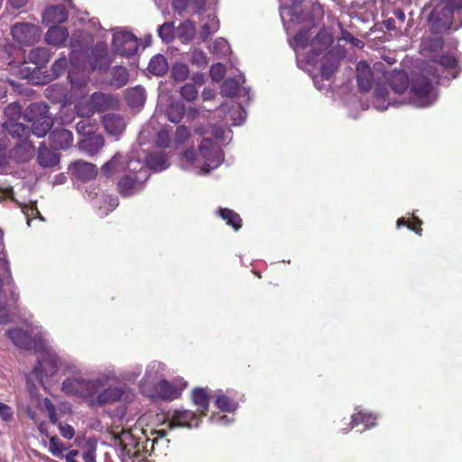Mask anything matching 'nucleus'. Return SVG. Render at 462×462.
<instances>
[{
	"instance_id": "c756f323",
	"label": "nucleus",
	"mask_w": 462,
	"mask_h": 462,
	"mask_svg": "<svg viewBox=\"0 0 462 462\" xmlns=\"http://www.w3.org/2000/svg\"><path fill=\"white\" fill-rule=\"evenodd\" d=\"M219 20L216 14H208L207 22L201 26L199 39L205 42L211 35L219 30Z\"/></svg>"
},
{
	"instance_id": "4d7b16f0",
	"label": "nucleus",
	"mask_w": 462,
	"mask_h": 462,
	"mask_svg": "<svg viewBox=\"0 0 462 462\" xmlns=\"http://www.w3.org/2000/svg\"><path fill=\"white\" fill-rule=\"evenodd\" d=\"M158 34L163 42H170L173 39V26L171 23H164L158 28Z\"/></svg>"
},
{
	"instance_id": "9d476101",
	"label": "nucleus",
	"mask_w": 462,
	"mask_h": 462,
	"mask_svg": "<svg viewBox=\"0 0 462 462\" xmlns=\"http://www.w3.org/2000/svg\"><path fill=\"white\" fill-rule=\"evenodd\" d=\"M188 385V382L180 376H177L171 381L162 379L155 385V392L160 399L163 401H173L181 396L182 392Z\"/></svg>"
},
{
	"instance_id": "4be33fe9",
	"label": "nucleus",
	"mask_w": 462,
	"mask_h": 462,
	"mask_svg": "<svg viewBox=\"0 0 462 462\" xmlns=\"http://www.w3.org/2000/svg\"><path fill=\"white\" fill-rule=\"evenodd\" d=\"M91 66L93 69L106 70L111 60L108 58L107 50L104 45L97 44L91 51Z\"/></svg>"
},
{
	"instance_id": "09e8293b",
	"label": "nucleus",
	"mask_w": 462,
	"mask_h": 462,
	"mask_svg": "<svg viewBox=\"0 0 462 462\" xmlns=\"http://www.w3.org/2000/svg\"><path fill=\"white\" fill-rule=\"evenodd\" d=\"M65 447L63 443L60 440L57 436H52L50 438V445L49 451L55 457L59 458L63 457V452L65 450Z\"/></svg>"
},
{
	"instance_id": "e2e57ef3",
	"label": "nucleus",
	"mask_w": 462,
	"mask_h": 462,
	"mask_svg": "<svg viewBox=\"0 0 462 462\" xmlns=\"http://www.w3.org/2000/svg\"><path fill=\"white\" fill-rule=\"evenodd\" d=\"M0 417L5 422H10L14 419L13 409L2 402H0Z\"/></svg>"
},
{
	"instance_id": "4468645a",
	"label": "nucleus",
	"mask_w": 462,
	"mask_h": 462,
	"mask_svg": "<svg viewBox=\"0 0 462 462\" xmlns=\"http://www.w3.org/2000/svg\"><path fill=\"white\" fill-rule=\"evenodd\" d=\"M42 358L38 360L37 365L33 368V374L35 375H41L44 374L46 376H51L57 373L60 365V358L57 355L51 353L45 349V346L42 350Z\"/></svg>"
},
{
	"instance_id": "8fccbe9b",
	"label": "nucleus",
	"mask_w": 462,
	"mask_h": 462,
	"mask_svg": "<svg viewBox=\"0 0 462 462\" xmlns=\"http://www.w3.org/2000/svg\"><path fill=\"white\" fill-rule=\"evenodd\" d=\"M68 79H69L71 89L74 91H79V94L83 95L88 80L84 77H74L71 71L69 72Z\"/></svg>"
},
{
	"instance_id": "5fc2aeb1",
	"label": "nucleus",
	"mask_w": 462,
	"mask_h": 462,
	"mask_svg": "<svg viewBox=\"0 0 462 462\" xmlns=\"http://www.w3.org/2000/svg\"><path fill=\"white\" fill-rule=\"evenodd\" d=\"M209 75L213 81H221L226 75V68L222 63H216L210 67Z\"/></svg>"
},
{
	"instance_id": "ea45409f",
	"label": "nucleus",
	"mask_w": 462,
	"mask_h": 462,
	"mask_svg": "<svg viewBox=\"0 0 462 462\" xmlns=\"http://www.w3.org/2000/svg\"><path fill=\"white\" fill-rule=\"evenodd\" d=\"M240 91V82L234 78L226 79L221 85L220 93L223 97H234Z\"/></svg>"
},
{
	"instance_id": "1a4fd4ad",
	"label": "nucleus",
	"mask_w": 462,
	"mask_h": 462,
	"mask_svg": "<svg viewBox=\"0 0 462 462\" xmlns=\"http://www.w3.org/2000/svg\"><path fill=\"white\" fill-rule=\"evenodd\" d=\"M3 127L14 139L17 140V149L23 148L25 152L30 155L34 152V145L32 141L29 140L30 128L28 126L17 121L6 120L3 124Z\"/></svg>"
},
{
	"instance_id": "f03ea898",
	"label": "nucleus",
	"mask_w": 462,
	"mask_h": 462,
	"mask_svg": "<svg viewBox=\"0 0 462 462\" xmlns=\"http://www.w3.org/2000/svg\"><path fill=\"white\" fill-rule=\"evenodd\" d=\"M102 388L99 380H88L79 376H71L62 383V391L68 395L79 396L84 399L94 397Z\"/></svg>"
},
{
	"instance_id": "bf43d9fd",
	"label": "nucleus",
	"mask_w": 462,
	"mask_h": 462,
	"mask_svg": "<svg viewBox=\"0 0 462 462\" xmlns=\"http://www.w3.org/2000/svg\"><path fill=\"white\" fill-rule=\"evenodd\" d=\"M310 30L301 29L294 36V42L299 48H306L310 41Z\"/></svg>"
},
{
	"instance_id": "13d9d810",
	"label": "nucleus",
	"mask_w": 462,
	"mask_h": 462,
	"mask_svg": "<svg viewBox=\"0 0 462 462\" xmlns=\"http://www.w3.org/2000/svg\"><path fill=\"white\" fill-rule=\"evenodd\" d=\"M23 213L27 218V224L30 226L31 220L36 218L38 216L41 215L39 209L37 208L36 205L33 203H31L29 205H20Z\"/></svg>"
},
{
	"instance_id": "680f3d73",
	"label": "nucleus",
	"mask_w": 462,
	"mask_h": 462,
	"mask_svg": "<svg viewBox=\"0 0 462 462\" xmlns=\"http://www.w3.org/2000/svg\"><path fill=\"white\" fill-rule=\"evenodd\" d=\"M190 136L189 128L185 125H179L175 132V143L178 144L184 143Z\"/></svg>"
},
{
	"instance_id": "a18cd8bd",
	"label": "nucleus",
	"mask_w": 462,
	"mask_h": 462,
	"mask_svg": "<svg viewBox=\"0 0 462 462\" xmlns=\"http://www.w3.org/2000/svg\"><path fill=\"white\" fill-rule=\"evenodd\" d=\"M338 68V61L325 60L320 66V75L323 79H330Z\"/></svg>"
},
{
	"instance_id": "cd10ccee",
	"label": "nucleus",
	"mask_w": 462,
	"mask_h": 462,
	"mask_svg": "<svg viewBox=\"0 0 462 462\" xmlns=\"http://www.w3.org/2000/svg\"><path fill=\"white\" fill-rule=\"evenodd\" d=\"M0 270L3 271V276L4 280H5V284L12 285V288L10 289V300L14 303H17L20 299V295L14 284L9 262L5 257H0Z\"/></svg>"
},
{
	"instance_id": "37998d69",
	"label": "nucleus",
	"mask_w": 462,
	"mask_h": 462,
	"mask_svg": "<svg viewBox=\"0 0 462 462\" xmlns=\"http://www.w3.org/2000/svg\"><path fill=\"white\" fill-rule=\"evenodd\" d=\"M210 51L217 56H226L230 52V46L224 38H217L214 41Z\"/></svg>"
},
{
	"instance_id": "c85d7f7f",
	"label": "nucleus",
	"mask_w": 462,
	"mask_h": 462,
	"mask_svg": "<svg viewBox=\"0 0 462 462\" xmlns=\"http://www.w3.org/2000/svg\"><path fill=\"white\" fill-rule=\"evenodd\" d=\"M145 99V89L141 86H136L126 90L125 100L131 107L143 106Z\"/></svg>"
},
{
	"instance_id": "338daca9",
	"label": "nucleus",
	"mask_w": 462,
	"mask_h": 462,
	"mask_svg": "<svg viewBox=\"0 0 462 462\" xmlns=\"http://www.w3.org/2000/svg\"><path fill=\"white\" fill-rule=\"evenodd\" d=\"M76 129L83 135H89L93 132V125L88 120H80L77 123Z\"/></svg>"
},
{
	"instance_id": "e433bc0d",
	"label": "nucleus",
	"mask_w": 462,
	"mask_h": 462,
	"mask_svg": "<svg viewBox=\"0 0 462 462\" xmlns=\"http://www.w3.org/2000/svg\"><path fill=\"white\" fill-rule=\"evenodd\" d=\"M42 120L32 123V126L30 128V133L39 138L44 137L49 132H51L53 125V119L51 116L42 117Z\"/></svg>"
},
{
	"instance_id": "a19ab883",
	"label": "nucleus",
	"mask_w": 462,
	"mask_h": 462,
	"mask_svg": "<svg viewBox=\"0 0 462 462\" xmlns=\"http://www.w3.org/2000/svg\"><path fill=\"white\" fill-rule=\"evenodd\" d=\"M329 39L324 32H319L311 42L312 52L315 56L320 55L327 50Z\"/></svg>"
},
{
	"instance_id": "72a5a7b5",
	"label": "nucleus",
	"mask_w": 462,
	"mask_h": 462,
	"mask_svg": "<svg viewBox=\"0 0 462 462\" xmlns=\"http://www.w3.org/2000/svg\"><path fill=\"white\" fill-rule=\"evenodd\" d=\"M376 423V417L372 413L364 411H358L351 417V428L358 427L359 425L364 426V430L369 429L374 426Z\"/></svg>"
},
{
	"instance_id": "c9c22d12",
	"label": "nucleus",
	"mask_w": 462,
	"mask_h": 462,
	"mask_svg": "<svg viewBox=\"0 0 462 462\" xmlns=\"http://www.w3.org/2000/svg\"><path fill=\"white\" fill-rule=\"evenodd\" d=\"M38 161L42 167H51L59 162V156L48 150L43 143H41L38 149Z\"/></svg>"
},
{
	"instance_id": "69168bd1",
	"label": "nucleus",
	"mask_w": 462,
	"mask_h": 462,
	"mask_svg": "<svg viewBox=\"0 0 462 462\" xmlns=\"http://www.w3.org/2000/svg\"><path fill=\"white\" fill-rule=\"evenodd\" d=\"M342 37L347 42L351 43L354 47H356L358 49H362L365 46V43H364L363 41H361L358 38L355 37L351 32H349L347 31H343L342 32Z\"/></svg>"
},
{
	"instance_id": "7c9ffc66",
	"label": "nucleus",
	"mask_w": 462,
	"mask_h": 462,
	"mask_svg": "<svg viewBox=\"0 0 462 462\" xmlns=\"http://www.w3.org/2000/svg\"><path fill=\"white\" fill-rule=\"evenodd\" d=\"M104 144L105 140L100 134L88 136L80 143L82 150L90 155L97 154L102 149Z\"/></svg>"
},
{
	"instance_id": "c03bdc74",
	"label": "nucleus",
	"mask_w": 462,
	"mask_h": 462,
	"mask_svg": "<svg viewBox=\"0 0 462 462\" xmlns=\"http://www.w3.org/2000/svg\"><path fill=\"white\" fill-rule=\"evenodd\" d=\"M189 75V69L184 63H175L171 69V76L175 81H184Z\"/></svg>"
},
{
	"instance_id": "6e6d98bb",
	"label": "nucleus",
	"mask_w": 462,
	"mask_h": 462,
	"mask_svg": "<svg viewBox=\"0 0 462 462\" xmlns=\"http://www.w3.org/2000/svg\"><path fill=\"white\" fill-rule=\"evenodd\" d=\"M22 114V107L18 103H12L5 108V115L7 120L17 121Z\"/></svg>"
},
{
	"instance_id": "49530a36",
	"label": "nucleus",
	"mask_w": 462,
	"mask_h": 462,
	"mask_svg": "<svg viewBox=\"0 0 462 462\" xmlns=\"http://www.w3.org/2000/svg\"><path fill=\"white\" fill-rule=\"evenodd\" d=\"M190 62L198 68H205L208 63V58L202 50L193 49L190 51Z\"/></svg>"
},
{
	"instance_id": "473e14b6",
	"label": "nucleus",
	"mask_w": 462,
	"mask_h": 462,
	"mask_svg": "<svg viewBox=\"0 0 462 462\" xmlns=\"http://www.w3.org/2000/svg\"><path fill=\"white\" fill-rule=\"evenodd\" d=\"M51 52L45 47H37L30 51L28 60L37 67H42L49 62Z\"/></svg>"
},
{
	"instance_id": "6ab92c4d",
	"label": "nucleus",
	"mask_w": 462,
	"mask_h": 462,
	"mask_svg": "<svg viewBox=\"0 0 462 462\" xmlns=\"http://www.w3.org/2000/svg\"><path fill=\"white\" fill-rule=\"evenodd\" d=\"M102 124L106 133L114 136L120 135L125 128V122L124 117L118 114L114 113H109L104 116Z\"/></svg>"
},
{
	"instance_id": "b1692460",
	"label": "nucleus",
	"mask_w": 462,
	"mask_h": 462,
	"mask_svg": "<svg viewBox=\"0 0 462 462\" xmlns=\"http://www.w3.org/2000/svg\"><path fill=\"white\" fill-rule=\"evenodd\" d=\"M389 88L387 82L376 84L373 99L374 106L376 109L383 111L390 106Z\"/></svg>"
},
{
	"instance_id": "ddd939ff",
	"label": "nucleus",
	"mask_w": 462,
	"mask_h": 462,
	"mask_svg": "<svg viewBox=\"0 0 462 462\" xmlns=\"http://www.w3.org/2000/svg\"><path fill=\"white\" fill-rule=\"evenodd\" d=\"M11 34L14 41L21 44L32 45L39 41L41 31L38 26L22 23H15L11 28Z\"/></svg>"
},
{
	"instance_id": "58836bf2",
	"label": "nucleus",
	"mask_w": 462,
	"mask_h": 462,
	"mask_svg": "<svg viewBox=\"0 0 462 462\" xmlns=\"http://www.w3.org/2000/svg\"><path fill=\"white\" fill-rule=\"evenodd\" d=\"M129 80L128 70L122 66H116L111 71L110 84L117 88L125 86Z\"/></svg>"
},
{
	"instance_id": "f8f14e48",
	"label": "nucleus",
	"mask_w": 462,
	"mask_h": 462,
	"mask_svg": "<svg viewBox=\"0 0 462 462\" xmlns=\"http://www.w3.org/2000/svg\"><path fill=\"white\" fill-rule=\"evenodd\" d=\"M113 48L121 56H133L138 50V39L129 32H116L113 35Z\"/></svg>"
},
{
	"instance_id": "f3484780",
	"label": "nucleus",
	"mask_w": 462,
	"mask_h": 462,
	"mask_svg": "<svg viewBox=\"0 0 462 462\" xmlns=\"http://www.w3.org/2000/svg\"><path fill=\"white\" fill-rule=\"evenodd\" d=\"M356 81L361 92L367 93L371 89L374 75L366 61L361 60L356 64Z\"/></svg>"
},
{
	"instance_id": "2f4dec72",
	"label": "nucleus",
	"mask_w": 462,
	"mask_h": 462,
	"mask_svg": "<svg viewBox=\"0 0 462 462\" xmlns=\"http://www.w3.org/2000/svg\"><path fill=\"white\" fill-rule=\"evenodd\" d=\"M217 214L226 221V225L232 226L235 231H238L242 227L243 220L236 211L227 208H219Z\"/></svg>"
},
{
	"instance_id": "3c124183",
	"label": "nucleus",
	"mask_w": 462,
	"mask_h": 462,
	"mask_svg": "<svg viewBox=\"0 0 462 462\" xmlns=\"http://www.w3.org/2000/svg\"><path fill=\"white\" fill-rule=\"evenodd\" d=\"M86 451L83 453V460L84 462H97L96 460V451H97V441L95 439H89L86 442Z\"/></svg>"
},
{
	"instance_id": "a878e982",
	"label": "nucleus",
	"mask_w": 462,
	"mask_h": 462,
	"mask_svg": "<svg viewBox=\"0 0 462 462\" xmlns=\"http://www.w3.org/2000/svg\"><path fill=\"white\" fill-rule=\"evenodd\" d=\"M97 397L90 398V404L92 406H102L108 403H113L119 400L122 396V392L118 388H107L101 393H97Z\"/></svg>"
},
{
	"instance_id": "f257e3e1",
	"label": "nucleus",
	"mask_w": 462,
	"mask_h": 462,
	"mask_svg": "<svg viewBox=\"0 0 462 462\" xmlns=\"http://www.w3.org/2000/svg\"><path fill=\"white\" fill-rule=\"evenodd\" d=\"M430 30L443 33L462 26V0H441L429 15Z\"/></svg>"
},
{
	"instance_id": "4c0bfd02",
	"label": "nucleus",
	"mask_w": 462,
	"mask_h": 462,
	"mask_svg": "<svg viewBox=\"0 0 462 462\" xmlns=\"http://www.w3.org/2000/svg\"><path fill=\"white\" fill-rule=\"evenodd\" d=\"M196 25L190 20H186L181 23L177 30L178 38L181 42L187 43L192 41L195 37Z\"/></svg>"
},
{
	"instance_id": "f704fd0d",
	"label": "nucleus",
	"mask_w": 462,
	"mask_h": 462,
	"mask_svg": "<svg viewBox=\"0 0 462 462\" xmlns=\"http://www.w3.org/2000/svg\"><path fill=\"white\" fill-rule=\"evenodd\" d=\"M169 69L166 58L162 54L153 56L148 65V70L156 76H163Z\"/></svg>"
},
{
	"instance_id": "79ce46f5",
	"label": "nucleus",
	"mask_w": 462,
	"mask_h": 462,
	"mask_svg": "<svg viewBox=\"0 0 462 462\" xmlns=\"http://www.w3.org/2000/svg\"><path fill=\"white\" fill-rule=\"evenodd\" d=\"M215 403L217 407L222 411L232 412L235 411L237 408L236 402L224 394L217 396Z\"/></svg>"
},
{
	"instance_id": "5701e85b",
	"label": "nucleus",
	"mask_w": 462,
	"mask_h": 462,
	"mask_svg": "<svg viewBox=\"0 0 462 462\" xmlns=\"http://www.w3.org/2000/svg\"><path fill=\"white\" fill-rule=\"evenodd\" d=\"M50 106L45 103H32L25 109L23 118L25 121L33 123L42 120V117H48Z\"/></svg>"
},
{
	"instance_id": "393cba45",
	"label": "nucleus",
	"mask_w": 462,
	"mask_h": 462,
	"mask_svg": "<svg viewBox=\"0 0 462 462\" xmlns=\"http://www.w3.org/2000/svg\"><path fill=\"white\" fill-rule=\"evenodd\" d=\"M168 155L164 152H151L146 156V166L156 171L160 172L169 167Z\"/></svg>"
},
{
	"instance_id": "412c9836",
	"label": "nucleus",
	"mask_w": 462,
	"mask_h": 462,
	"mask_svg": "<svg viewBox=\"0 0 462 462\" xmlns=\"http://www.w3.org/2000/svg\"><path fill=\"white\" fill-rule=\"evenodd\" d=\"M191 401L195 406H197V411L199 414L200 418H203L207 415L209 407V396L206 390L201 387H196L192 390L191 393Z\"/></svg>"
},
{
	"instance_id": "aec40b11",
	"label": "nucleus",
	"mask_w": 462,
	"mask_h": 462,
	"mask_svg": "<svg viewBox=\"0 0 462 462\" xmlns=\"http://www.w3.org/2000/svg\"><path fill=\"white\" fill-rule=\"evenodd\" d=\"M71 171L75 177L80 180L88 181L97 175V168L91 162L77 161L71 165Z\"/></svg>"
},
{
	"instance_id": "de8ad7c7",
	"label": "nucleus",
	"mask_w": 462,
	"mask_h": 462,
	"mask_svg": "<svg viewBox=\"0 0 462 462\" xmlns=\"http://www.w3.org/2000/svg\"><path fill=\"white\" fill-rule=\"evenodd\" d=\"M168 119L172 123H179L185 116V107L183 105H172L167 111Z\"/></svg>"
},
{
	"instance_id": "0e129e2a",
	"label": "nucleus",
	"mask_w": 462,
	"mask_h": 462,
	"mask_svg": "<svg viewBox=\"0 0 462 462\" xmlns=\"http://www.w3.org/2000/svg\"><path fill=\"white\" fill-rule=\"evenodd\" d=\"M68 67V60L66 58H60L52 65V72L55 77L62 74Z\"/></svg>"
},
{
	"instance_id": "6e6552de",
	"label": "nucleus",
	"mask_w": 462,
	"mask_h": 462,
	"mask_svg": "<svg viewBox=\"0 0 462 462\" xmlns=\"http://www.w3.org/2000/svg\"><path fill=\"white\" fill-rule=\"evenodd\" d=\"M202 418L199 417L198 412L189 410H175L169 411L164 420V424L168 429L174 428H197L201 422Z\"/></svg>"
},
{
	"instance_id": "dca6fc26",
	"label": "nucleus",
	"mask_w": 462,
	"mask_h": 462,
	"mask_svg": "<svg viewBox=\"0 0 462 462\" xmlns=\"http://www.w3.org/2000/svg\"><path fill=\"white\" fill-rule=\"evenodd\" d=\"M50 145L54 149L66 150L73 143V134L65 128H56L50 132Z\"/></svg>"
},
{
	"instance_id": "7ed1b4c3",
	"label": "nucleus",
	"mask_w": 462,
	"mask_h": 462,
	"mask_svg": "<svg viewBox=\"0 0 462 462\" xmlns=\"http://www.w3.org/2000/svg\"><path fill=\"white\" fill-rule=\"evenodd\" d=\"M410 98L416 106H427L430 104V94L432 90V80L420 74L412 78L410 85Z\"/></svg>"
},
{
	"instance_id": "9b49d317",
	"label": "nucleus",
	"mask_w": 462,
	"mask_h": 462,
	"mask_svg": "<svg viewBox=\"0 0 462 462\" xmlns=\"http://www.w3.org/2000/svg\"><path fill=\"white\" fill-rule=\"evenodd\" d=\"M137 166L143 168L140 161L128 159L127 156L116 152L111 160L106 162L101 168L102 173L106 177H111L116 173L129 171H136Z\"/></svg>"
},
{
	"instance_id": "864d4df0",
	"label": "nucleus",
	"mask_w": 462,
	"mask_h": 462,
	"mask_svg": "<svg viewBox=\"0 0 462 462\" xmlns=\"http://www.w3.org/2000/svg\"><path fill=\"white\" fill-rule=\"evenodd\" d=\"M171 131L169 128H162L159 131L156 137V144L159 147L168 148L171 144Z\"/></svg>"
},
{
	"instance_id": "0eeeda50",
	"label": "nucleus",
	"mask_w": 462,
	"mask_h": 462,
	"mask_svg": "<svg viewBox=\"0 0 462 462\" xmlns=\"http://www.w3.org/2000/svg\"><path fill=\"white\" fill-rule=\"evenodd\" d=\"M116 102V98L111 95L95 92L91 95L87 106L79 105L76 108L80 116H91L95 112L108 110L113 107Z\"/></svg>"
},
{
	"instance_id": "bb28decb",
	"label": "nucleus",
	"mask_w": 462,
	"mask_h": 462,
	"mask_svg": "<svg viewBox=\"0 0 462 462\" xmlns=\"http://www.w3.org/2000/svg\"><path fill=\"white\" fill-rule=\"evenodd\" d=\"M68 36L66 27L51 25L46 33L45 40L49 44L60 46L66 42Z\"/></svg>"
},
{
	"instance_id": "2eb2a0df",
	"label": "nucleus",
	"mask_w": 462,
	"mask_h": 462,
	"mask_svg": "<svg viewBox=\"0 0 462 462\" xmlns=\"http://www.w3.org/2000/svg\"><path fill=\"white\" fill-rule=\"evenodd\" d=\"M383 78L392 90L397 94L404 93L409 88L408 74L402 69L386 71L383 73Z\"/></svg>"
},
{
	"instance_id": "774afa93",
	"label": "nucleus",
	"mask_w": 462,
	"mask_h": 462,
	"mask_svg": "<svg viewBox=\"0 0 462 462\" xmlns=\"http://www.w3.org/2000/svg\"><path fill=\"white\" fill-rule=\"evenodd\" d=\"M59 430L61 436L67 439H71L75 435L74 428L67 423H59Z\"/></svg>"
},
{
	"instance_id": "603ef678",
	"label": "nucleus",
	"mask_w": 462,
	"mask_h": 462,
	"mask_svg": "<svg viewBox=\"0 0 462 462\" xmlns=\"http://www.w3.org/2000/svg\"><path fill=\"white\" fill-rule=\"evenodd\" d=\"M180 96L188 102L194 101L198 97V89L192 83H187L180 88Z\"/></svg>"
},
{
	"instance_id": "20e7f679",
	"label": "nucleus",
	"mask_w": 462,
	"mask_h": 462,
	"mask_svg": "<svg viewBox=\"0 0 462 462\" xmlns=\"http://www.w3.org/2000/svg\"><path fill=\"white\" fill-rule=\"evenodd\" d=\"M6 337L16 347L23 350H34L38 352L44 347V340L41 335L32 337L30 332L20 328L8 329L6 331Z\"/></svg>"
},
{
	"instance_id": "a211bd4d",
	"label": "nucleus",
	"mask_w": 462,
	"mask_h": 462,
	"mask_svg": "<svg viewBox=\"0 0 462 462\" xmlns=\"http://www.w3.org/2000/svg\"><path fill=\"white\" fill-rule=\"evenodd\" d=\"M68 19L67 8L62 5L48 6L42 15V21L47 25L64 23Z\"/></svg>"
},
{
	"instance_id": "39448f33",
	"label": "nucleus",
	"mask_w": 462,
	"mask_h": 462,
	"mask_svg": "<svg viewBox=\"0 0 462 462\" xmlns=\"http://www.w3.org/2000/svg\"><path fill=\"white\" fill-rule=\"evenodd\" d=\"M199 154L204 160L202 170L206 172L218 167L224 161L220 146L210 138H204L199 147Z\"/></svg>"
},
{
	"instance_id": "052dcab7",
	"label": "nucleus",
	"mask_w": 462,
	"mask_h": 462,
	"mask_svg": "<svg viewBox=\"0 0 462 462\" xmlns=\"http://www.w3.org/2000/svg\"><path fill=\"white\" fill-rule=\"evenodd\" d=\"M435 62L441 65L447 69H455L457 67V60L452 55H442L439 56Z\"/></svg>"
},
{
	"instance_id": "423d86ee",
	"label": "nucleus",
	"mask_w": 462,
	"mask_h": 462,
	"mask_svg": "<svg viewBox=\"0 0 462 462\" xmlns=\"http://www.w3.org/2000/svg\"><path fill=\"white\" fill-rule=\"evenodd\" d=\"M143 168L136 169V172L132 174H125L117 181V190L124 197H131L144 188V183L148 180L146 171H143Z\"/></svg>"
}]
</instances>
